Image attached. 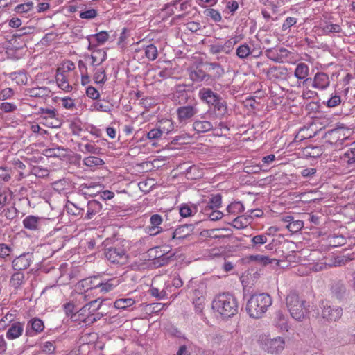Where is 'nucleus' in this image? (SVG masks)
<instances>
[{
	"label": "nucleus",
	"instance_id": "5701e85b",
	"mask_svg": "<svg viewBox=\"0 0 355 355\" xmlns=\"http://www.w3.org/2000/svg\"><path fill=\"white\" fill-rule=\"evenodd\" d=\"M193 128L197 133H205L213 129V125L208 121L196 120L193 123Z\"/></svg>",
	"mask_w": 355,
	"mask_h": 355
},
{
	"label": "nucleus",
	"instance_id": "4468645a",
	"mask_svg": "<svg viewBox=\"0 0 355 355\" xmlns=\"http://www.w3.org/2000/svg\"><path fill=\"white\" fill-rule=\"evenodd\" d=\"M194 230L193 224H184L180 225L172 233V239H183L189 236Z\"/></svg>",
	"mask_w": 355,
	"mask_h": 355
},
{
	"label": "nucleus",
	"instance_id": "a211bd4d",
	"mask_svg": "<svg viewBox=\"0 0 355 355\" xmlns=\"http://www.w3.org/2000/svg\"><path fill=\"white\" fill-rule=\"evenodd\" d=\"M250 260L255 261L263 266L272 265L275 266H279V260L275 258H271L269 256H265L261 254L252 255L250 256Z\"/></svg>",
	"mask_w": 355,
	"mask_h": 355
},
{
	"label": "nucleus",
	"instance_id": "bf43d9fd",
	"mask_svg": "<svg viewBox=\"0 0 355 355\" xmlns=\"http://www.w3.org/2000/svg\"><path fill=\"white\" fill-rule=\"evenodd\" d=\"M192 211L191 207L187 204L182 205L180 208V214L184 218L191 216Z\"/></svg>",
	"mask_w": 355,
	"mask_h": 355
},
{
	"label": "nucleus",
	"instance_id": "ddd939ff",
	"mask_svg": "<svg viewBox=\"0 0 355 355\" xmlns=\"http://www.w3.org/2000/svg\"><path fill=\"white\" fill-rule=\"evenodd\" d=\"M31 261V254H23L16 257L12 261V268L14 270L20 272L21 270H25L30 266Z\"/></svg>",
	"mask_w": 355,
	"mask_h": 355
},
{
	"label": "nucleus",
	"instance_id": "c756f323",
	"mask_svg": "<svg viewBox=\"0 0 355 355\" xmlns=\"http://www.w3.org/2000/svg\"><path fill=\"white\" fill-rule=\"evenodd\" d=\"M321 32L322 34L329 35L332 33H340L342 29L338 24H327L325 23L321 25Z\"/></svg>",
	"mask_w": 355,
	"mask_h": 355
},
{
	"label": "nucleus",
	"instance_id": "f704fd0d",
	"mask_svg": "<svg viewBox=\"0 0 355 355\" xmlns=\"http://www.w3.org/2000/svg\"><path fill=\"white\" fill-rule=\"evenodd\" d=\"M203 14L206 17H210L214 21L218 22L222 19L220 13L213 8H207L203 11Z\"/></svg>",
	"mask_w": 355,
	"mask_h": 355
},
{
	"label": "nucleus",
	"instance_id": "cd10ccee",
	"mask_svg": "<svg viewBox=\"0 0 355 355\" xmlns=\"http://www.w3.org/2000/svg\"><path fill=\"white\" fill-rule=\"evenodd\" d=\"M135 303V301L132 298H120L114 302V306L118 309H126L132 306Z\"/></svg>",
	"mask_w": 355,
	"mask_h": 355
},
{
	"label": "nucleus",
	"instance_id": "1a4fd4ad",
	"mask_svg": "<svg viewBox=\"0 0 355 355\" xmlns=\"http://www.w3.org/2000/svg\"><path fill=\"white\" fill-rule=\"evenodd\" d=\"M288 54L289 51L284 47L268 49L266 51L268 58L278 63L283 62L284 60L288 56Z\"/></svg>",
	"mask_w": 355,
	"mask_h": 355
},
{
	"label": "nucleus",
	"instance_id": "79ce46f5",
	"mask_svg": "<svg viewBox=\"0 0 355 355\" xmlns=\"http://www.w3.org/2000/svg\"><path fill=\"white\" fill-rule=\"evenodd\" d=\"M171 259V256L167 254H162L153 259V264L157 267H160L168 263Z\"/></svg>",
	"mask_w": 355,
	"mask_h": 355
},
{
	"label": "nucleus",
	"instance_id": "0eeeda50",
	"mask_svg": "<svg viewBox=\"0 0 355 355\" xmlns=\"http://www.w3.org/2000/svg\"><path fill=\"white\" fill-rule=\"evenodd\" d=\"M263 348L271 354H278L284 348V340L281 337L274 338H266L262 340Z\"/></svg>",
	"mask_w": 355,
	"mask_h": 355
},
{
	"label": "nucleus",
	"instance_id": "c85d7f7f",
	"mask_svg": "<svg viewBox=\"0 0 355 355\" xmlns=\"http://www.w3.org/2000/svg\"><path fill=\"white\" fill-rule=\"evenodd\" d=\"M309 74V67L305 63L298 64L295 70V76L297 79H304Z\"/></svg>",
	"mask_w": 355,
	"mask_h": 355
},
{
	"label": "nucleus",
	"instance_id": "0e129e2a",
	"mask_svg": "<svg viewBox=\"0 0 355 355\" xmlns=\"http://www.w3.org/2000/svg\"><path fill=\"white\" fill-rule=\"evenodd\" d=\"M97 15V12L94 9H89L88 10L80 12V17L82 19H91Z\"/></svg>",
	"mask_w": 355,
	"mask_h": 355
},
{
	"label": "nucleus",
	"instance_id": "412c9836",
	"mask_svg": "<svg viewBox=\"0 0 355 355\" xmlns=\"http://www.w3.org/2000/svg\"><path fill=\"white\" fill-rule=\"evenodd\" d=\"M206 65L209 67L208 71L212 72L211 81L220 78L225 73L224 69L222 66L216 62H206Z\"/></svg>",
	"mask_w": 355,
	"mask_h": 355
},
{
	"label": "nucleus",
	"instance_id": "864d4df0",
	"mask_svg": "<svg viewBox=\"0 0 355 355\" xmlns=\"http://www.w3.org/2000/svg\"><path fill=\"white\" fill-rule=\"evenodd\" d=\"M209 52L212 54H218L220 53H225V51L224 49L223 44H215L209 45Z\"/></svg>",
	"mask_w": 355,
	"mask_h": 355
},
{
	"label": "nucleus",
	"instance_id": "6ab92c4d",
	"mask_svg": "<svg viewBox=\"0 0 355 355\" xmlns=\"http://www.w3.org/2000/svg\"><path fill=\"white\" fill-rule=\"evenodd\" d=\"M331 291L337 299L342 300L347 295V290L344 283L338 281L333 283Z\"/></svg>",
	"mask_w": 355,
	"mask_h": 355
},
{
	"label": "nucleus",
	"instance_id": "09e8293b",
	"mask_svg": "<svg viewBox=\"0 0 355 355\" xmlns=\"http://www.w3.org/2000/svg\"><path fill=\"white\" fill-rule=\"evenodd\" d=\"M79 286H81L83 288H86L85 291L92 290L93 288H98L96 284L94 283V281L91 279H83L79 282Z\"/></svg>",
	"mask_w": 355,
	"mask_h": 355
},
{
	"label": "nucleus",
	"instance_id": "8fccbe9b",
	"mask_svg": "<svg viewBox=\"0 0 355 355\" xmlns=\"http://www.w3.org/2000/svg\"><path fill=\"white\" fill-rule=\"evenodd\" d=\"M103 301V300H101V298H98L88 302L87 304H92L89 309L90 313L93 314L94 313L98 311L102 306Z\"/></svg>",
	"mask_w": 355,
	"mask_h": 355
},
{
	"label": "nucleus",
	"instance_id": "338daca9",
	"mask_svg": "<svg viewBox=\"0 0 355 355\" xmlns=\"http://www.w3.org/2000/svg\"><path fill=\"white\" fill-rule=\"evenodd\" d=\"M42 350L48 354H52L55 349V346L53 342H45L41 347Z\"/></svg>",
	"mask_w": 355,
	"mask_h": 355
},
{
	"label": "nucleus",
	"instance_id": "774afa93",
	"mask_svg": "<svg viewBox=\"0 0 355 355\" xmlns=\"http://www.w3.org/2000/svg\"><path fill=\"white\" fill-rule=\"evenodd\" d=\"M341 102L340 96L334 95L331 96L327 102V105L329 107H334L338 105Z\"/></svg>",
	"mask_w": 355,
	"mask_h": 355
},
{
	"label": "nucleus",
	"instance_id": "de8ad7c7",
	"mask_svg": "<svg viewBox=\"0 0 355 355\" xmlns=\"http://www.w3.org/2000/svg\"><path fill=\"white\" fill-rule=\"evenodd\" d=\"M164 133V130H162L161 127H158L157 128L152 129L147 134V137L149 139H156L159 138L162 134Z\"/></svg>",
	"mask_w": 355,
	"mask_h": 355
},
{
	"label": "nucleus",
	"instance_id": "f257e3e1",
	"mask_svg": "<svg viewBox=\"0 0 355 355\" xmlns=\"http://www.w3.org/2000/svg\"><path fill=\"white\" fill-rule=\"evenodd\" d=\"M200 99L209 107L213 117L219 120L224 119L228 116L227 102L217 93L209 88H202L199 92Z\"/></svg>",
	"mask_w": 355,
	"mask_h": 355
},
{
	"label": "nucleus",
	"instance_id": "7c9ffc66",
	"mask_svg": "<svg viewBox=\"0 0 355 355\" xmlns=\"http://www.w3.org/2000/svg\"><path fill=\"white\" fill-rule=\"evenodd\" d=\"M64 151H66V150L60 146L57 148H47L44 150V155L49 157H61L62 156H64V154L62 153Z\"/></svg>",
	"mask_w": 355,
	"mask_h": 355
},
{
	"label": "nucleus",
	"instance_id": "49530a36",
	"mask_svg": "<svg viewBox=\"0 0 355 355\" xmlns=\"http://www.w3.org/2000/svg\"><path fill=\"white\" fill-rule=\"evenodd\" d=\"M162 217L159 214H156L152 215L150 219V222L151 225L153 226V230L162 229L159 225L162 224Z\"/></svg>",
	"mask_w": 355,
	"mask_h": 355
},
{
	"label": "nucleus",
	"instance_id": "72a5a7b5",
	"mask_svg": "<svg viewBox=\"0 0 355 355\" xmlns=\"http://www.w3.org/2000/svg\"><path fill=\"white\" fill-rule=\"evenodd\" d=\"M236 53L239 58L244 59L249 56L251 53V50L248 44H243L237 48Z\"/></svg>",
	"mask_w": 355,
	"mask_h": 355
},
{
	"label": "nucleus",
	"instance_id": "6e6552de",
	"mask_svg": "<svg viewBox=\"0 0 355 355\" xmlns=\"http://www.w3.org/2000/svg\"><path fill=\"white\" fill-rule=\"evenodd\" d=\"M198 112L196 104L180 106L177 109V115L180 122H186Z\"/></svg>",
	"mask_w": 355,
	"mask_h": 355
},
{
	"label": "nucleus",
	"instance_id": "e2e57ef3",
	"mask_svg": "<svg viewBox=\"0 0 355 355\" xmlns=\"http://www.w3.org/2000/svg\"><path fill=\"white\" fill-rule=\"evenodd\" d=\"M83 153H90L96 154L98 152L99 148L92 144H87L83 146V148L80 149Z\"/></svg>",
	"mask_w": 355,
	"mask_h": 355
},
{
	"label": "nucleus",
	"instance_id": "423d86ee",
	"mask_svg": "<svg viewBox=\"0 0 355 355\" xmlns=\"http://www.w3.org/2000/svg\"><path fill=\"white\" fill-rule=\"evenodd\" d=\"M321 315L328 321H337L343 315V309L340 306H331L329 302L322 301L321 303Z\"/></svg>",
	"mask_w": 355,
	"mask_h": 355
},
{
	"label": "nucleus",
	"instance_id": "4be33fe9",
	"mask_svg": "<svg viewBox=\"0 0 355 355\" xmlns=\"http://www.w3.org/2000/svg\"><path fill=\"white\" fill-rule=\"evenodd\" d=\"M56 82L59 87L62 89L69 92L72 89V86L69 85L68 83L67 78L64 73L61 72V69L58 68L57 69L56 73Z\"/></svg>",
	"mask_w": 355,
	"mask_h": 355
},
{
	"label": "nucleus",
	"instance_id": "4d7b16f0",
	"mask_svg": "<svg viewBox=\"0 0 355 355\" xmlns=\"http://www.w3.org/2000/svg\"><path fill=\"white\" fill-rule=\"evenodd\" d=\"M91 36L95 37L96 41L100 44L106 42L109 37L108 33L105 31H101Z\"/></svg>",
	"mask_w": 355,
	"mask_h": 355
},
{
	"label": "nucleus",
	"instance_id": "3c124183",
	"mask_svg": "<svg viewBox=\"0 0 355 355\" xmlns=\"http://www.w3.org/2000/svg\"><path fill=\"white\" fill-rule=\"evenodd\" d=\"M209 211L210 212H208V211L205 212L204 211V213H205V214L209 216L211 220H214V221L218 220L222 218L223 216V214L220 211L211 209Z\"/></svg>",
	"mask_w": 355,
	"mask_h": 355
},
{
	"label": "nucleus",
	"instance_id": "473e14b6",
	"mask_svg": "<svg viewBox=\"0 0 355 355\" xmlns=\"http://www.w3.org/2000/svg\"><path fill=\"white\" fill-rule=\"evenodd\" d=\"M157 49L154 44H149L145 48V55L149 60H155L157 57Z\"/></svg>",
	"mask_w": 355,
	"mask_h": 355
},
{
	"label": "nucleus",
	"instance_id": "bb28decb",
	"mask_svg": "<svg viewBox=\"0 0 355 355\" xmlns=\"http://www.w3.org/2000/svg\"><path fill=\"white\" fill-rule=\"evenodd\" d=\"M222 203V196L220 193L212 196L208 205L205 207L204 211H209L214 208H219Z\"/></svg>",
	"mask_w": 355,
	"mask_h": 355
},
{
	"label": "nucleus",
	"instance_id": "393cba45",
	"mask_svg": "<svg viewBox=\"0 0 355 355\" xmlns=\"http://www.w3.org/2000/svg\"><path fill=\"white\" fill-rule=\"evenodd\" d=\"M24 274L21 272L14 273L10 279V285L15 289H19L24 283Z\"/></svg>",
	"mask_w": 355,
	"mask_h": 355
},
{
	"label": "nucleus",
	"instance_id": "9d476101",
	"mask_svg": "<svg viewBox=\"0 0 355 355\" xmlns=\"http://www.w3.org/2000/svg\"><path fill=\"white\" fill-rule=\"evenodd\" d=\"M45 221L46 218L42 217L29 215L23 220V225L27 230L36 231L42 228Z\"/></svg>",
	"mask_w": 355,
	"mask_h": 355
},
{
	"label": "nucleus",
	"instance_id": "2eb2a0df",
	"mask_svg": "<svg viewBox=\"0 0 355 355\" xmlns=\"http://www.w3.org/2000/svg\"><path fill=\"white\" fill-rule=\"evenodd\" d=\"M92 304H86L77 313L72 314L71 319L73 321L78 322L79 324L83 323L86 325L87 318L92 315L90 313V307Z\"/></svg>",
	"mask_w": 355,
	"mask_h": 355
},
{
	"label": "nucleus",
	"instance_id": "c03bdc74",
	"mask_svg": "<svg viewBox=\"0 0 355 355\" xmlns=\"http://www.w3.org/2000/svg\"><path fill=\"white\" fill-rule=\"evenodd\" d=\"M343 130L340 129H336L332 130V134L335 135L338 139L335 141L336 147L342 146L343 142L347 139V137H345L344 134H342Z\"/></svg>",
	"mask_w": 355,
	"mask_h": 355
},
{
	"label": "nucleus",
	"instance_id": "a878e982",
	"mask_svg": "<svg viewBox=\"0 0 355 355\" xmlns=\"http://www.w3.org/2000/svg\"><path fill=\"white\" fill-rule=\"evenodd\" d=\"M50 92V90L46 87H34L26 89V95H29L31 97H44L47 96Z\"/></svg>",
	"mask_w": 355,
	"mask_h": 355
},
{
	"label": "nucleus",
	"instance_id": "9b49d317",
	"mask_svg": "<svg viewBox=\"0 0 355 355\" xmlns=\"http://www.w3.org/2000/svg\"><path fill=\"white\" fill-rule=\"evenodd\" d=\"M189 78L193 82L196 83L205 82L209 84L211 81V75L198 67L190 69Z\"/></svg>",
	"mask_w": 355,
	"mask_h": 355
},
{
	"label": "nucleus",
	"instance_id": "c9c22d12",
	"mask_svg": "<svg viewBox=\"0 0 355 355\" xmlns=\"http://www.w3.org/2000/svg\"><path fill=\"white\" fill-rule=\"evenodd\" d=\"M304 226L302 220H292L286 225V227L292 233H296L302 230Z\"/></svg>",
	"mask_w": 355,
	"mask_h": 355
},
{
	"label": "nucleus",
	"instance_id": "5fc2aeb1",
	"mask_svg": "<svg viewBox=\"0 0 355 355\" xmlns=\"http://www.w3.org/2000/svg\"><path fill=\"white\" fill-rule=\"evenodd\" d=\"M40 113L42 114H46L44 116L45 118H50V119H54L56 116V110L53 109H49V108H40Z\"/></svg>",
	"mask_w": 355,
	"mask_h": 355
},
{
	"label": "nucleus",
	"instance_id": "a19ab883",
	"mask_svg": "<svg viewBox=\"0 0 355 355\" xmlns=\"http://www.w3.org/2000/svg\"><path fill=\"white\" fill-rule=\"evenodd\" d=\"M94 80L96 84H103L106 80L105 72L103 69H99L94 74Z\"/></svg>",
	"mask_w": 355,
	"mask_h": 355
},
{
	"label": "nucleus",
	"instance_id": "ea45409f",
	"mask_svg": "<svg viewBox=\"0 0 355 355\" xmlns=\"http://www.w3.org/2000/svg\"><path fill=\"white\" fill-rule=\"evenodd\" d=\"M268 241L267 234H258L251 239L252 246L253 248L260 246L266 243Z\"/></svg>",
	"mask_w": 355,
	"mask_h": 355
},
{
	"label": "nucleus",
	"instance_id": "e433bc0d",
	"mask_svg": "<svg viewBox=\"0 0 355 355\" xmlns=\"http://www.w3.org/2000/svg\"><path fill=\"white\" fill-rule=\"evenodd\" d=\"M83 163L89 167H93L95 166L103 165L104 164V162L102 159L99 157L89 156L84 159Z\"/></svg>",
	"mask_w": 355,
	"mask_h": 355
},
{
	"label": "nucleus",
	"instance_id": "2f4dec72",
	"mask_svg": "<svg viewBox=\"0 0 355 355\" xmlns=\"http://www.w3.org/2000/svg\"><path fill=\"white\" fill-rule=\"evenodd\" d=\"M275 315L274 320L276 325L281 329L286 328L287 324L286 316L280 310L277 311Z\"/></svg>",
	"mask_w": 355,
	"mask_h": 355
},
{
	"label": "nucleus",
	"instance_id": "13d9d810",
	"mask_svg": "<svg viewBox=\"0 0 355 355\" xmlns=\"http://www.w3.org/2000/svg\"><path fill=\"white\" fill-rule=\"evenodd\" d=\"M103 316V313L100 312H95L93 314L90 315L89 318H87L86 320V325H89L91 324H93L94 322L99 320Z\"/></svg>",
	"mask_w": 355,
	"mask_h": 355
},
{
	"label": "nucleus",
	"instance_id": "052dcab7",
	"mask_svg": "<svg viewBox=\"0 0 355 355\" xmlns=\"http://www.w3.org/2000/svg\"><path fill=\"white\" fill-rule=\"evenodd\" d=\"M86 94L88 97L94 100L98 98L100 96L98 91L92 86H89L87 88Z\"/></svg>",
	"mask_w": 355,
	"mask_h": 355
},
{
	"label": "nucleus",
	"instance_id": "37998d69",
	"mask_svg": "<svg viewBox=\"0 0 355 355\" xmlns=\"http://www.w3.org/2000/svg\"><path fill=\"white\" fill-rule=\"evenodd\" d=\"M31 174L38 178H44L49 175V172L46 168L40 166H33L31 169Z\"/></svg>",
	"mask_w": 355,
	"mask_h": 355
},
{
	"label": "nucleus",
	"instance_id": "20e7f679",
	"mask_svg": "<svg viewBox=\"0 0 355 355\" xmlns=\"http://www.w3.org/2000/svg\"><path fill=\"white\" fill-rule=\"evenodd\" d=\"M286 307L293 318L296 320L304 319L309 304L302 300L295 291H291L286 298Z\"/></svg>",
	"mask_w": 355,
	"mask_h": 355
},
{
	"label": "nucleus",
	"instance_id": "680f3d73",
	"mask_svg": "<svg viewBox=\"0 0 355 355\" xmlns=\"http://www.w3.org/2000/svg\"><path fill=\"white\" fill-rule=\"evenodd\" d=\"M149 293L157 298L158 300L163 299L166 296V292L164 291H159L158 288L152 287L149 290Z\"/></svg>",
	"mask_w": 355,
	"mask_h": 355
},
{
	"label": "nucleus",
	"instance_id": "f8f14e48",
	"mask_svg": "<svg viewBox=\"0 0 355 355\" xmlns=\"http://www.w3.org/2000/svg\"><path fill=\"white\" fill-rule=\"evenodd\" d=\"M44 325L43 321L37 318L29 320L26 328V335L33 336L36 334L40 333L44 330Z\"/></svg>",
	"mask_w": 355,
	"mask_h": 355
},
{
	"label": "nucleus",
	"instance_id": "aec40b11",
	"mask_svg": "<svg viewBox=\"0 0 355 355\" xmlns=\"http://www.w3.org/2000/svg\"><path fill=\"white\" fill-rule=\"evenodd\" d=\"M102 209L101 203L97 200H89L87 203V211L85 218L92 219L96 214H98Z\"/></svg>",
	"mask_w": 355,
	"mask_h": 355
},
{
	"label": "nucleus",
	"instance_id": "f03ea898",
	"mask_svg": "<svg viewBox=\"0 0 355 355\" xmlns=\"http://www.w3.org/2000/svg\"><path fill=\"white\" fill-rule=\"evenodd\" d=\"M270 295L266 293L253 294L247 302L246 311L252 318H261L272 305Z\"/></svg>",
	"mask_w": 355,
	"mask_h": 355
},
{
	"label": "nucleus",
	"instance_id": "58836bf2",
	"mask_svg": "<svg viewBox=\"0 0 355 355\" xmlns=\"http://www.w3.org/2000/svg\"><path fill=\"white\" fill-rule=\"evenodd\" d=\"M227 211L230 214L241 213L244 211V206L241 202H234L227 206Z\"/></svg>",
	"mask_w": 355,
	"mask_h": 355
},
{
	"label": "nucleus",
	"instance_id": "603ef678",
	"mask_svg": "<svg viewBox=\"0 0 355 355\" xmlns=\"http://www.w3.org/2000/svg\"><path fill=\"white\" fill-rule=\"evenodd\" d=\"M296 23H297L296 18L288 17L284 20V21L282 24V31H285L289 29L291 27H292Z\"/></svg>",
	"mask_w": 355,
	"mask_h": 355
},
{
	"label": "nucleus",
	"instance_id": "a18cd8bd",
	"mask_svg": "<svg viewBox=\"0 0 355 355\" xmlns=\"http://www.w3.org/2000/svg\"><path fill=\"white\" fill-rule=\"evenodd\" d=\"M33 3L32 1L27 2L26 3H22L17 6L15 8V10L17 13H24L27 12L33 8Z\"/></svg>",
	"mask_w": 355,
	"mask_h": 355
},
{
	"label": "nucleus",
	"instance_id": "b1692460",
	"mask_svg": "<svg viewBox=\"0 0 355 355\" xmlns=\"http://www.w3.org/2000/svg\"><path fill=\"white\" fill-rule=\"evenodd\" d=\"M92 65L98 66L107 59V53L104 49H96L91 55Z\"/></svg>",
	"mask_w": 355,
	"mask_h": 355
},
{
	"label": "nucleus",
	"instance_id": "4c0bfd02",
	"mask_svg": "<svg viewBox=\"0 0 355 355\" xmlns=\"http://www.w3.org/2000/svg\"><path fill=\"white\" fill-rule=\"evenodd\" d=\"M348 164H355V148H350L343 154L342 157Z\"/></svg>",
	"mask_w": 355,
	"mask_h": 355
},
{
	"label": "nucleus",
	"instance_id": "7ed1b4c3",
	"mask_svg": "<svg viewBox=\"0 0 355 355\" xmlns=\"http://www.w3.org/2000/svg\"><path fill=\"white\" fill-rule=\"evenodd\" d=\"M212 309L223 318H228L237 313L238 302L230 293L219 294L212 302Z\"/></svg>",
	"mask_w": 355,
	"mask_h": 355
},
{
	"label": "nucleus",
	"instance_id": "69168bd1",
	"mask_svg": "<svg viewBox=\"0 0 355 355\" xmlns=\"http://www.w3.org/2000/svg\"><path fill=\"white\" fill-rule=\"evenodd\" d=\"M159 123L164 125L163 127H161L162 130H164V132H166L168 134L173 129V124L171 120L165 119L159 121Z\"/></svg>",
	"mask_w": 355,
	"mask_h": 355
},
{
	"label": "nucleus",
	"instance_id": "39448f33",
	"mask_svg": "<svg viewBox=\"0 0 355 355\" xmlns=\"http://www.w3.org/2000/svg\"><path fill=\"white\" fill-rule=\"evenodd\" d=\"M105 257L112 264L122 266L128 261V255L123 246L117 244L105 249Z\"/></svg>",
	"mask_w": 355,
	"mask_h": 355
},
{
	"label": "nucleus",
	"instance_id": "6e6d98bb",
	"mask_svg": "<svg viewBox=\"0 0 355 355\" xmlns=\"http://www.w3.org/2000/svg\"><path fill=\"white\" fill-rule=\"evenodd\" d=\"M0 110L6 113L14 112L17 110V106L10 103H2L0 105Z\"/></svg>",
	"mask_w": 355,
	"mask_h": 355
},
{
	"label": "nucleus",
	"instance_id": "f3484780",
	"mask_svg": "<svg viewBox=\"0 0 355 355\" xmlns=\"http://www.w3.org/2000/svg\"><path fill=\"white\" fill-rule=\"evenodd\" d=\"M24 331V325L22 323L15 322L12 323L6 332V337L12 340L19 337Z\"/></svg>",
	"mask_w": 355,
	"mask_h": 355
},
{
	"label": "nucleus",
	"instance_id": "dca6fc26",
	"mask_svg": "<svg viewBox=\"0 0 355 355\" xmlns=\"http://www.w3.org/2000/svg\"><path fill=\"white\" fill-rule=\"evenodd\" d=\"M329 83L328 75L322 72H318L313 78V87L319 89H325L329 86Z\"/></svg>",
	"mask_w": 355,
	"mask_h": 355
}]
</instances>
